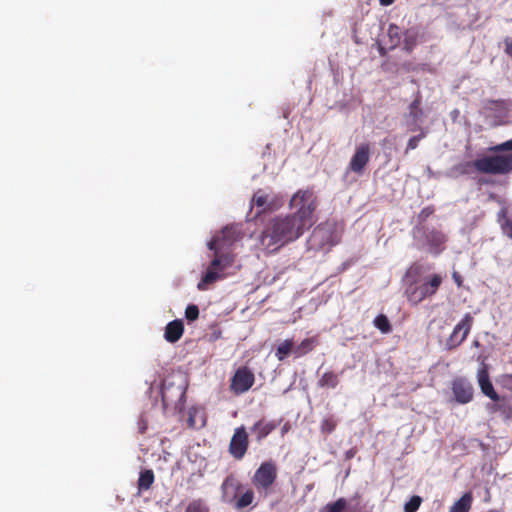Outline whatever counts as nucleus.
Returning <instances> with one entry per match:
<instances>
[{"label": "nucleus", "instance_id": "obj_1", "mask_svg": "<svg viewBox=\"0 0 512 512\" xmlns=\"http://www.w3.org/2000/svg\"><path fill=\"white\" fill-rule=\"evenodd\" d=\"M306 231L291 215H278L264 225L258 239L259 245L266 253H275L299 239Z\"/></svg>", "mask_w": 512, "mask_h": 512}, {"label": "nucleus", "instance_id": "obj_2", "mask_svg": "<svg viewBox=\"0 0 512 512\" xmlns=\"http://www.w3.org/2000/svg\"><path fill=\"white\" fill-rule=\"evenodd\" d=\"M422 272L423 266L414 263L405 273L406 287L404 295L411 305H418L426 298L435 295L443 282V277L440 274H432L421 278Z\"/></svg>", "mask_w": 512, "mask_h": 512}, {"label": "nucleus", "instance_id": "obj_3", "mask_svg": "<svg viewBox=\"0 0 512 512\" xmlns=\"http://www.w3.org/2000/svg\"><path fill=\"white\" fill-rule=\"evenodd\" d=\"M317 207V197L311 189H300L290 199L289 208L294 210L290 215L304 228L309 230L313 224V214Z\"/></svg>", "mask_w": 512, "mask_h": 512}, {"label": "nucleus", "instance_id": "obj_4", "mask_svg": "<svg viewBox=\"0 0 512 512\" xmlns=\"http://www.w3.org/2000/svg\"><path fill=\"white\" fill-rule=\"evenodd\" d=\"M474 170L489 175H507L512 172V154L483 155L475 159Z\"/></svg>", "mask_w": 512, "mask_h": 512}, {"label": "nucleus", "instance_id": "obj_5", "mask_svg": "<svg viewBox=\"0 0 512 512\" xmlns=\"http://www.w3.org/2000/svg\"><path fill=\"white\" fill-rule=\"evenodd\" d=\"M277 466L273 461L260 464L251 478V482L260 495L266 497L272 491L277 479Z\"/></svg>", "mask_w": 512, "mask_h": 512}, {"label": "nucleus", "instance_id": "obj_6", "mask_svg": "<svg viewBox=\"0 0 512 512\" xmlns=\"http://www.w3.org/2000/svg\"><path fill=\"white\" fill-rule=\"evenodd\" d=\"M283 205L282 198L265 189H258L254 192L250 201V210L256 209L255 217L267 212H274Z\"/></svg>", "mask_w": 512, "mask_h": 512}, {"label": "nucleus", "instance_id": "obj_7", "mask_svg": "<svg viewBox=\"0 0 512 512\" xmlns=\"http://www.w3.org/2000/svg\"><path fill=\"white\" fill-rule=\"evenodd\" d=\"M473 323L474 317L471 315V313H466L463 318L455 325L452 333L446 340V350L452 351L459 347L468 337Z\"/></svg>", "mask_w": 512, "mask_h": 512}, {"label": "nucleus", "instance_id": "obj_8", "mask_svg": "<svg viewBox=\"0 0 512 512\" xmlns=\"http://www.w3.org/2000/svg\"><path fill=\"white\" fill-rule=\"evenodd\" d=\"M309 242L315 249H325L337 244L333 226L329 223H321L313 230Z\"/></svg>", "mask_w": 512, "mask_h": 512}, {"label": "nucleus", "instance_id": "obj_9", "mask_svg": "<svg viewBox=\"0 0 512 512\" xmlns=\"http://www.w3.org/2000/svg\"><path fill=\"white\" fill-rule=\"evenodd\" d=\"M255 383V375L247 366L236 369L230 379V391L234 395H241L247 392Z\"/></svg>", "mask_w": 512, "mask_h": 512}, {"label": "nucleus", "instance_id": "obj_10", "mask_svg": "<svg viewBox=\"0 0 512 512\" xmlns=\"http://www.w3.org/2000/svg\"><path fill=\"white\" fill-rule=\"evenodd\" d=\"M249 448V435L245 426L241 425L234 429L231 437L228 452L235 460H242Z\"/></svg>", "mask_w": 512, "mask_h": 512}, {"label": "nucleus", "instance_id": "obj_11", "mask_svg": "<svg viewBox=\"0 0 512 512\" xmlns=\"http://www.w3.org/2000/svg\"><path fill=\"white\" fill-rule=\"evenodd\" d=\"M451 389L455 400L459 404H467L472 401L474 389L472 384L463 377H457L452 381Z\"/></svg>", "mask_w": 512, "mask_h": 512}, {"label": "nucleus", "instance_id": "obj_12", "mask_svg": "<svg viewBox=\"0 0 512 512\" xmlns=\"http://www.w3.org/2000/svg\"><path fill=\"white\" fill-rule=\"evenodd\" d=\"M370 160V145L362 143L356 147V150L349 162V170L361 175Z\"/></svg>", "mask_w": 512, "mask_h": 512}, {"label": "nucleus", "instance_id": "obj_13", "mask_svg": "<svg viewBox=\"0 0 512 512\" xmlns=\"http://www.w3.org/2000/svg\"><path fill=\"white\" fill-rule=\"evenodd\" d=\"M477 381L481 392L491 400L499 399V394L495 391L490 380L488 365L483 361L477 371Z\"/></svg>", "mask_w": 512, "mask_h": 512}, {"label": "nucleus", "instance_id": "obj_14", "mask_svg": "<svg viewBox=\"0 0 512 512\" xmlns=\"http://www.w3.org/2000/svg\"><path fill=\"white\" fill-rule=\"evenodd\" d=\"M221 490L223 498L228 502H232L242 492L243 485L233 474H230L222 482Z\"/></svg>", "mask_w": 512, "mask_h": 512}, {"label": "nucleus", "instance_id": "obj_15", "mask_svg": "<svg viewBox=\"0 0 512 512\" xmlns=\"http://www.w3.org/2000/svg\"><path fill=\"white\" fill-rule=\"evenodd\" d=\"M218 241L219 238H212L208 243V248L215 253V257L209 267L221 272L232 264L233 259L229 255L220 254L221 250L216 246Z\"/></svg>", "mask_w": 512, "mask_h": 512}, {"label": "nucleus", "instance_id": "obj_16", "mask_svg": "<svg viewBox=\"0 0 512 512\" xmlns=\"http://www.w3.org/2000/svg\"><path fill=\"white\" fill-rule=\"evenodd\" d=\"M277 421H265L264 419L256 421L252 427L251 432L255 435V441L261 443L270 433L278 427Z\"/></svg>", "mask_w": 512, "mask_h": 512}, {"label": "nucleus", "instance_id": "obj_17", "mask_svg": "<svg viewBox=\"0 0 512 512\" xmlns=\"http://www.w3.org/2000/svg\"><path fill=\"white\" fill-rule=\"evenodd\" d=\"M493 401V404H487L486 406L490 413H499L505 419L512 418V403L509 399L499 396V399Z\"/></svg>", "mask_w": 512, "mask_h": 512}, {"label": "nucleus", "instance_id": "obj_18", "mask_svg": "<svg viewBox=\"0 0 512 512\" xmlns=\"http://www.w3.org/2000/svg\"><path fill=\"white\" fill-rule=\"evenodd\" d=\"M184 325L179 319L169 322L165 327L164 338L169 343L177 342L183 335Z\"/></svg>", "mask_w": 512, "mask_h": 512}, {"label": "nucleus", "instance_id": "obj_19", "mask_svg": "<svg viewBox=\"0 0 512 512\" xmlns=\"http://www.w3.org/2000/svg\"><path fill=\"white\" fill-rule=\"evenodd\" d=\"M213 238H219L216 246L222 250L225 246L232 245L239 238V233L234 227H228L222 229V231L215 235Z\"/></svg>", "mask_w": 512, "mask_h": 512}, {"label": "nucleus", "instance_id": "obj_20", "mask_svg": "<svg viewBox=\"0 0 512 512\" xmlns=\"http://www.w3.org/2000/svg\"><path fill=\"white\" fill-rule=\"evenodd\" d=\"M409 112L407 114V118L410 120L411 124L414 126H418V122L421 120L423 116V110L421 108V96L418 94L416 98L409 105ZM416 127L410 128V131H415Z\"/></svg>", "mask_w": 512, "mask_h": 512}, {"label": "nucleus", "instance_id": "obj_21", "mask_svg": "<svg viewBox=\"0 0 512 512\" xmlns=\"http://www.w3.org/2000/svg\"><path fill=\"white\" fill-rule=\"evenodd\" d=\"M155 481V475L152 469H146L140 472L137 488L138 492L141 493L143 491L149 490Z\"/></svg>", "mask_w": 512, "mask_h": 512}, {"label": "nucleus", "instance_id": "obj_22", "mask_svg": "<svg viewBox=\"0 0 512 512\" xmlns=\"http://www.w3.org/2000/svg\"><path fill=\"white\" fill-rule=\"evenodd\" d=\"M318 345V338L310 337L304 339L297 347H294L293 354L295 357H302L311 352Z\"/></svg>", "mask_w": 512, "mask_h": 512}, {"label": "nucleus", "instance_id": "obj_23", "mask_svg": "<svg viewBox=\"0 0 512 512\" xmlns=\"http://www.w3.org/2000/svg\"><path fill=\"white\" fill-rule=\"evenodd\" d=\"M254 498V491L248 488L240 496L237 495L236 499H234L232 502L234 503V508L237 510H242L251 505L254 501Z\"/></svg>", "mask_w": 512, "mask_h": 512}, {"label": "nucleus", "instance_id": "obj_24", "mask_svg": "<svg viewBox=\"0 0 512 512\" xmlns=\"http://www.w3.org/2000/svg\"><path fill=\"white\" fill-rule=\"evenodd\" d=\"M471 493H465L449 509V512H469L472 504Z\"/></svg>", "mask_w": 512, "mask_h": 512}, {"label": "nucleus", "instance_id": "obj_25", "mask_svg": "<svg viewBox=\"0 0 512 512\" xmlns=\"http://www.w3.org/2000/svg\"><path fill=\"white\" fill-rule=\"evenodd\" d=\"M403 49L411 53L417 45L418 32L415 29H408L404 32Z\"/></svg>", "mask_w": 512, "mask_h": 512}, {"label": "nucleus", "instance_id": "obj_26", "mask_svg": "<svg viewBox=\"0 0 512 512\" xmlns=\"http://www.w3.org/2000/svg\"><path fill=\"white\" fill-rule=\"evenodd\" d=\"M294 343L292 339H286L278 345L275 351V356L279 361H283L286 357L293 353Z\"/></svg>", "mask_w": 512, "mask_h": 512}, {"label": "nucleus", "instance_id": "obj_27", "mask_svg": "<svg viewBox=\"0 0 512 512\" xmlns=\"http://www.w3.org/2000/svg\"><path fill=\"white\" fill-rule=\"evenodd\" d=\"M220 278L219 271L216 269H213L211 267H208L206 273L202 277L201 282L198 284L199 290H205L208 285L214 283Z\"/></svg>", "mask_w": 512, "mask_h": 512}, {"label": "nucleus", "instance_id": "obj_28", "mask_svg": "<svg viewBox=\"0 0 512 512\" xmlns=\"http://www.w3.org/2000/svg\"><path fill=\"white\" fill-rule=\"evenodd\" d=\"M338 384V375L332 371L325 372L318 380L319 387L335 388Z\"/></svg>", "mask_w": 512, "mask_h": 512}, {"label": "nucleus", "instance_id": "obj_29", "mask_svg": "<svg viewBox=\"0 0 512 512\" xmlns=\"http://www.w3.org/2000/svg\"><path fill=\"white\" fill-rule=\"evenodd\" d=\"M373 323L375 327L384 334H387L392 330L390 321L384 314H379L378 316H376Z\"/></svg>", "mask_w": 512, "mask_h": 512}, {"label": "nucleus", "instance_id": "obj_30", "mask_svg": "<svg viewBox=\"0 0 512 512\" xmlns=\"http://www.w3.org/2000/svg\"><path fill=\"white\" fill-rule=\"evenodd\" d=\"M420 133L416 136L411 137L408 142L405 149V154H408L409 151L414 150L418 147L419 142L424 139L427 135V131L421 127H418Z\"/></svg>", "mask_w": 512, "mask_h": 512}, {"label": "nucleus", "instance_id": "obj_31", "mask_svg": "<svg viewBox=\"0 0 512 512\" xmlns=\"http://www.w3.org/2000/svg\"><path fill=\"white\" fill-rule=\"evenodd\" d=\"M426 238L430 246H434L437 248L443 245L444 242L446 241L445 235L442 232L435 230L431 231Z\"/></svg>", "mask_w": 512, "mask_h": 512}, {"label": "nucleus", "instance_id": "obj_32", "mask_svg": "<svg viewBox=\"0 0 512 512\" xmlns=\"http://www.w3.org/2000/svg\"><path fill=\"white\" fill-rule=\"evenodd\" d=\"M347 506V501L344 498H339L333 503H328L322 512H343Z\"/></svg>", "mask_w": 512, "mask_h": 512}, {"label": "nucleus", "instance_id": "obj_33", "mask_svg": "<svg viewBox=\"0 0 512 512\" xmlns=\"http://www.w3.org/2000/svg\"><path fill=\"white\" fill-rule=\"evenodd\" d=\"M185 512H209V508L203 500L195 499L187 505Z\"/></svg>", "mask_w": 512, "mask_h": 512}, {"label": "nucleus", "instance_id": "obj_34", "mask_svg": "<svg viewBox=\"0 0 512 512\" xmlns=\"http://www.w3.org/2000/svg\"><path fill=\"white\" fill-rule=\"evenodd\" d=\"M337 426V420L333 416L326 417L321 422V432L323 434H330L332 433Z\"/></svg>", "mask_w": 512, "mask_h": 512}, {"label": "nucleus", "instance_id": "obj_35", "mask_svg": "<svg viewBox=\"0 0 512 512\" xmlns=\"http://www.w3.org/2000/svg\"><path fill=\"white\" fill-rule=\"evenodd\" d=\"M388 36L391 41L392 47L397 46L401 40V31L397 25L391 24L388 28Z\"/></svg>", "mask_w": 512, "mask_h": 512}, {"label": "nucleus", "instance_id": "obj_36", "mask_svg": "<svg viewBox=\"0 0 512 512\" xmlns=\"http://www.w3.org/2000/svg\"><path fill=\"white\" fill-rule=\"evenodd\" d=\"M421 502L422 499L420 496H412L404 506L405 512H416L419 509Z\"/></svg>", "mask_w": 512, "mask_h": 512}, {"label": "nucleus", "instance_id": "obj_37", "mask_svg": "<svg viewBox=\"0 0 512 512\" xmlns=\"http://www.w3.org/2000/svg\"><path fill=\"white\" fill-rule=\"evenodd\" d=\"M185 317L188 321H195L199 317V308L195 304H190L186 307Z\"/></svg>", "mask_w": 512, "mask_h": 512}, {"label": "nucleus", "instance_id": "obj_38", "mask_svg": "<svg viewBox=\"0 0 512 512\" xmlns=\"http://www.w3.org/2000/svg\"><path fill=\"white\" fill-rule=\"evenodd\" d=\"M474 163L475 160L461 163L456 167V170L463 175L470 174L474 170Z\"/></svg>", "mask_w": 512, "mask_h": 512}, {"label": "nucleus", "instance_id": "obj_39", "mask_svg": "<svg viewBox=\"0 0 512 512\" xmlns=\"http://www.w3.org/2000/svg\"><path fill=\"white\" fill-rule=\"evenodd\" d=\"M489 151L492 152H503V151H512V139L505 141L496 146L490 147Z\"/></svg>", "mask_w": 512, "mask_h": 512}, {"label": "nucleus", "instance_id": "obj_40", "mask_svg": "<svg viewBox=\"0 0 512 512\" xmlns=\"http://www.w3.org/2000/svg\"><path fill=\"white\" fill-rule=\"evenodd\" d=\"M500 385L509 390L512 391V374H503L499 378Z\"/></svg>", "mask_w": 512, "mask_h": 512}, {"label": "nucleus", "instance_id": "obj_41", "mask_svg": "<svg viewBox=\"0 0 512 512\" xmlns=\"http://www.w3.org/2000/svg\"><path fill=\"white\" fill-rule=\"evenodd\" d=\"M504 235L512 239V219H506L501 225Z\"/></svg>", "mask_w": 512, "mask_h": 512}, {"label": "nucleus", "instance_id": "obj_42", "mask_svg": "<svg viewBox=\"0 0 512 512\" xmlns=\"http://www.w3.org/2000/svg\"><path fill=\"white\" fill-rule=\"evenodd\" d=\"M505 43V53L512 57V39L506 38L504 40Z\"/></svg>", "mask_w": 512, "mask_h": 512}, {"label": "nucleus", "instance_id": "obj_43", "mask_svg": "<svg viewBox=\"0 0 512 512\" xmlns=\"http://www.w3.org/2000/svg\"><path fill=\"white\" fill-rule=\"evenodd\" d=\"M452 277H453V280H454V282L456 283V285H457L458 287H461V286H462V283H463V279H462V277L460 276V274H459V273H457V272H454V273L452 274Z\"/></svg>", "mask_w": 512, "mask_h": 512}, {"label": "nucleus", "instance_id": "obj_44", "mask_svg": "<svg viewBox=\"0 0 512 512\" xmlns=\"http://www.w3.org/2000/svg\"><path fill=\"white\" fill-rule=\"evenodd\" d=\"M188 423H189L190 427H194V418H193V415H192V410L189 411Z\"/></svg>", "mask_w": 512, "mask_h": 512}, {"label": "nucleus", "instance_id": "obj_45", "mask_svg": "<svg viewBox=\"0 0 512 512\" xmlns=\"http://www.w3.org/2000/svg\"><path fill=\"white\" fill-rule=\"evenodd\" d=\"M379 2L383 6H388L391 5L394 2V0H379Z\"/></svg>", "mask_w": 512, "mask_h": 512}, {"label": "nucleus", "instance_id": "obj_46", "mask_svg": "<svg viewBox=\"0 0 512 512\" xmlns=\"http://www.w3.org/2000/svg\"><path fill=\"white\" fill-rule=\"evenodd\" d=\"M161 394H162V401H163L164 403H166V401H167V395H166V390H165V388H163V389H162Z\"/></svg>", "mask_w": 512, "mask_h": 512}, {"label": "nucleus", "instance_id": "obj_47", "mask_svg": "<svg viewBox=\"0 0 512 512\" xmlns=\"http://www.w3.org/2000/svg\"><path fill=\"white\" fill-rule=\"evenodd\" d=\"M349 512H368V511L363 510V509H361V508H355V509H352V510H351V511H349Z\"/></svg>", "mask_w": 512, "mask_h": 512}, {"label": "nucleus", "instance_id": "obj_48", "mask_svg": "<svg viewBox=\"0 0 512 512\" xmlns=\"http://www.w3.org/2000/svg\"><path fill=\"white\" fill-rule=\"evenodd\" d=\"M473 346L479 347L480 346V341L479 340H474L473 341Z\"/></svg>", "mask_w": 512, "mask_h": 512}, {"label": "nucleus", "instance_id": "obj_49", "mask_svg": "<svg viewBox=\"0 0 512 512\" xmlns=\"http://www.w3.org/2000/svg\"><path fill=\"white\" fill-rule=\"evenodd\" d=\"M287 431H288V426L284 425V427L282 428V434L286 433Z\"/></svg>", "mask_w": 512, "mask_h": 512}, {"label": "nucleus", "instance_id": "obj_50", "mask_svg": "<svg viewBox=\"0 0 512 512\" xmlns=\"http://www.w3.org/2000/svg\"><path fill=\"white\" fill-rule=\"evenodd\" d=\"M145 430H146V426H145V425H141V427H140V431H141V433H144V432H145Z\"/></svg>", "mask_w": 512, "mask_h": 512}, {"label": "nucleus", "instance_id": "obj_51", "mask_svg": "<svg viewBox=\"0 0 512 512\" xmlns=\"http://www.w3.org/2000/svg\"><path fill=\"white\" fill-rule=\"evenodd\" d=\"M479 183H480V184H486V183H488V181H486V180H484V179H480V180H479Z\"/></svg>", "mask_w": 512, "mask_h": 512}]
</instances>
